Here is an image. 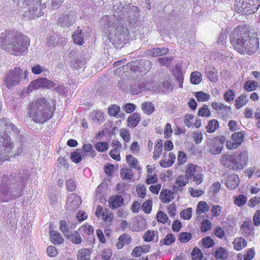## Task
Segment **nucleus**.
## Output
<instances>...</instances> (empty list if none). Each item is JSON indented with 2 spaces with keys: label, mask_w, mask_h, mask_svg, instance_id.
<instances>
[{
  "label": "nucleus",
  "mask_w": 260,
  "mask_h": 260,
  "mask_svg": "<svg viewBox=\"0 0 260 260\" xmlns=\"http://www.w3.org/2000/svg\"><path fill=\"white\" fill-rule=\"evenodd\" d=\"M114 6V14L112 16H105L102 18L103 28L107 30L110 35V41L113 44H119L125 41L126 37L128 34V29L120 24L118 25V17L123 20V22H132L134 15L133 14L138 10L136 6L125 5Z\"/></svg>",
  "instance_id": "nucleus-1"
},
{
  "label": "nucleus",
  "mask_w": 260,
  "mask_h": 260,
  "mask_svg": "<svg viewBox=\"0 0 260 260\" xmlns=\"http://www.w3.org/2000/svg\"><path fill=\"white\" fill-rule=\"evenodd\" d=\"M23 136L17 127L6 118L0 119V165L22 152Z\"/></svg>",
  "instance_id": "nucleus-2"
},
{
  "label": "nucleus",
  "mask_w": 260,
  "mask_h": 260,
  "mask_svg": "<svg viewBox=\"0 0 260 260\" xmlns=\"http://www.w3.org/2000/svg\"><path fill=\"white\" fill-rule=\"evenodd\" d=\"M28 176L26 170L3 176L0 184V202H8L20 197Z\"/></svg>",
  "instance_id": "nucleus-3"
},
{
  "label": "nucleus",
  "mask_w": 260,
  "mask_h": 260,
  "mask_svg": "<svg viewBox=\"0 0 260 260\" xmlns=\"http://www.w3.org/2000/svg\"><path fill=\"white\" fill-rule=\"evenodd\" d=\"M230 42L235 49L242 54L252 55L259 47V41L255 33L245 26H238L231 32Z\"/></svg>",
  "instance_id": "nucleus-4"
},
{
  "label": "nucleus",
  "mask_w": 260,
  "mask_h": 260,
  "mask_svg": "<svg viewBox=\"0 0 260 260\" xmlns=\"http://www.w3.org/2000/svg\"><path fill=\"white\" fill-rule=\"evenodd\" d=\"M55 109L45 98H40L28 106V117L38 123H43L50 119Z\"/></svg>",
  "instance_id": "nucleus-5"
},
{
  "label": "nucleus",
  "mask_w": 260,
  "mask_h": 260,
  "mask_svg": "<svg viewBox=\"0 0 260 260\" xmlns=\"http://www.w3.org/2000/svg\"><path fill=\"white\" fill-rule=\"evenodd\" d=\"M248 155L247 151H243L238 154H224L220 158V162L224 167L230 170L240 171L247 165Z\"/></svg>",
  "instance_id": "nucleus-6"
},
{
  "label": "nucleus",
  "mask_w": 260,
  "mask_h": 260,
  "mask_svg": "<svg viewBox=\"0 0 260 260\" xmlns=\"http://www.w3.org/2000/svg\"><path fill=\"white\" fill-rule=\"evenodd\" d=\"M30 45L29 39L25 35L14 36L9 43L6 50L16 56L23 55L27 52Z\"/></svg>",
  "instance_id": "nucleus-7"
},
{
  "label": "nucleus",
  "mask_w": 260,
  "mask_h": 260,
  "mask_svg": "<svg viewBox=\"0 0 260 260\" xmlns=\"http://www.w3.org/2000/svg\"><path fill=\"white\" fill-rule=\"evenodd\" d=\"M29 5V9L24 12V16L28 19L39 17L44 14L46 8V3H42L41 0H18L20 7H25Z\"/></svg>",
  "instance_id": "nucleus-8"
},
{
  "label": "nucleus",
  "mask_w": 260,
  "mask_h": 260,
  "mask_svg": "<svg viewBox=\"0 0 260 260\" xmlns=\"http://www.w3.org/2000/svg\"><path fill=\"white\" fill-rule=\"evenodd\" d=\"M259 6V0H236L235 3V11L245 15L254 13Z\"/></svg>",
  "instance_id": "nucleus-9"
},
{
  "label": "nucleus",
  "mask_w": 260,
  "mask_h": 260,
  "mask_svg": "<svg viewBox=\"0 0 260 260\" xmlns=\"http://www.w3.org/2000/svg\"><path fill=\"white\" fill-rule=\"evenodd\" d=\"M23 72L19 68L9 71L4 79V84L9 89L19 85L22 79Z\"/></svg>",
  "instance_id": "nucleus-10"
},
{
  "label": "nucleus",
  "mask_w": 260,
  "mask_h": 260,
  "mask_svg": "<svg viewBox=\"0 0 260 260\" xmlns=\"http://www.w3.org/2000/svg\"><path fill=\"white\" fill-rule=\"evenodd\" d=\"M224 140V137L208 139L206 141L207 150L213 155L220 154L223 148Z\"/></svg>",
  "instance_id": "nucleus-11"
},
{
  "label": "nucleus",
  "mask_w": 260,
  "mask_h": 260,
  "mask_svg": "<svg viewBox=\"0 0 260 260\" xmlns=\"http://www.w3.org/2000/svg\"><path fill=\"white\" fill-rule=\"evenodd\" d=\"M56 85V83L45 78H39L32 81L28 86V90L32 91L41 88L51 89Z\"/></svg>",
  "instance_id": "nucleus-12"
},
{
  "label": "nucleus",
  "mask_w": 260,
  "mask_h": 260,
  "mask_svg": "<svg viewBox=\"0 0 260 260\" xmlns=\"http://www.w3.org/2000/svg\"><path fill=\"white\" fill-rule=\"evenodd\" d=\"M154 83L151 81L148 82L143 80L132 85L131 87V91L134 94H138L145 90L155 91L156 88L152 85Z\"/></svg>",
  "instance_id": "nucleus-13"
},
{
  "label": "nucleus",
  "mask_w": 260,
  "mask_h": 260,
  "mask_svg": "<svg viewBox=\"0 0 260 260\" xmlns=\"http://www.w3.org/2000/svg\"><path fill=\"white\" fill-rule=\"evenodd\" d=\"M244 135L245 133L243 131L233 134L230 140L226 142L227 149L232 150L238 148L242 143Z\"/></svg>",
  "instance_id": "nucleus-14"
},
{
  "label": "nucleus",
  "mask_w": 260,
  "mask_h": 260,
  "mask_svg": "<svg viewBox=\"0 0 260 260\" xmlns=\"http://www.w3.org/2000/svg\"><path fill=\"white\" fill-rule=\"evenodd\" d=\"M75 13L72 12L69 14L62 15L57 21V24L62 27H69L72 25L76 20Z\"/></svg>",
  "instance_id": "nucleus-15"
},
{
  "label": "nucleus",
  "mask_w": 260,
  "mask_h": 260,
  "mask_svg": "<svg viewBox=\"0 0 260 260\" xmlns=\"http://www.w3.org/2000/svg\"><path fill=\"white\" fill-rule=\"evenodd\" d=\"M81 203V200L79 196L72 193L68 197L67 201V206L70 210L75 211Z\"/></svg>",
  "instance_id": "nucleus-16"
},
{
  "label": "nucleus",
  "mask_w": 260,
  "mask_h": 260,
  "mask_svg": "<svg viewBox=\"0 0 260 260\" xmlns=\"http://www.w3.org/2000/svg\"><path fill=\"white\" fill-rule=\"evenodd\" d=\"M189 181V179L185 175H179L176 179L175 185L173 186V190L175 192L181 191L182 188Z\"/></svg>",
  "instance_id": "nucleus-17"
},
{
  "label": "nucleus",
  "mask_w": 260,
  "mask_h": 260,
  "mask_svg": "<svg viewBox=\"0 0 260 260\" xmlns=\"http://www.w3.org/2000/svg\"><path fill=\"white\" fill-rule=\"evenodd\" d=\"M226 187L231 190L236 189L239 184V177L238 175L231 174L228 176L224 182Z\"/></svg>",
  "instance_id": "nucleus-18"
},
{
  "label": "nucleus",
  "mask_w": 260,
  "mask_h": 260,
  "mask_svg": "<svg viewBox=\"0 0 260 260\" xmlns=\"http://www.w3.org/2000/svg\"><path fill=\"white\" fill-rule=\"evenodd\" d=\"M254 227L250 221H245L240 228V231L242 236L248 237L253 235Z\"/></svg>",
  "instance_id": "nucleus-19"
},
{
  "label": "nucleus",
  "mask_w": 260,
  "mask_h": 260,
  "mask_svg": "<svg viewBox=\"0 0 260 260\" xmlns=\"http://www.w3.org/2000/svg\"><path fill=\"white\" fill-rule=\"evenodd\" d=\"M13 37V33L8 30H5V32L0 34V46H3L4 49L6 50L9 43H11Z\"/></svg>",
  "instance_id": "nucleus-20"
},
{
  "label": "nucleus",
  "mask_w": 260,
  "mask_h": 260,
  "mask_svg": "<svg viewBox=\"0 0 260 260\" xmlns=\"http://www.w3.org/2000/svg\"><path fill=\"white\" fill-rule=\"evenodd\" d=\"M123 198L119 195L113 196L109 199V207L112 209L119 208L123 204Z\"/></svg>",
  "instance_id": "nucleus-21"
},
{
  "label": "nucleus",
  "mask_w": 260,
  "mask_h": 260,
  "mask_svg": "<svg viewBox=\"0 0 260 260\" xmlns=\"http://www.w3.org/2000/svg\"><path fill=\"white\" fill-rule=\"evenodd\" d=\"M89 119L93 122L101 123L104 121V113L101 110H94L89 114Z\"/></svg>",
  "instance_id": "nucleus-22"
},
{
  "label": "nucleus",
  "mask_w": 260,
  "mask_h": 260,
  "mask_svg": "<svg viewBox=\"0 0 260 260\" xmlns=\"http://www.w3.org/2000/svg\"><path fill=\"white\" fill-rule=\"evenodd\" d=\"M169 52V49L167 48H153L145 51L147 55L152 57H156L167 54Z\"/></svg>",
  "instance_id": "nucleus-23"
},
{
  "label": "nucleus",
  "mask_w": 260,
  "mask_h": 260,
  "mask_svg": "<svg viewBox=\"0 0 260 260\" xmlns=\"http://www.w3.org/2000/svg\"><path fill=\"white\" fill-rule=\"evenodd\" d=\"M174 199L173 192L170 190L162 189L160 193V199L164 203H168Z\"/></svg>",
  "instance_id": "nucleus-24"
},
{
  "label": "nucleus",
  "mask_w": 260,
  "mask_h": 260,
  "mask_svg": "<svg viewBox=\"0 0 260 260\" xmlns=\"http://www.w3.org/2000/svg\"><path fill=\"white\" fill-rule=\"evenodd\" d=\"M201 168L193 164H189L186 167L185 176L189 179L191 178L198 172V170Z\"/></svg>",
  "instance_id": "nucleus-25"
},
{
  "label": "nucleus",
  "mask_w": 260,
  "mask_h": 260,
  "mask_svg": "<svg viewBox=\"0 0 260 260\" xmlns=\"http://www.w3.org/2000/svg\"><path fill=\"white\" fill-rule=\"evenodd\" d=\"M50 240L54 244H60L63 242V239L61 235L58 232L55 231H51L49 232Z\"/></svg>",
  "instance_id": "nucleus-26"
},
{
  "label": "nucleus",
  "mask_w": 260,
  "mask_h": 260,
  "mask_svg": "<svg viewBox=\"0 0 260 260\" xmlns=\"http://www.w3.org/2000/svg\"><path fill=\"white\" fill-rule=\"evenodd\" d=\"M233 245L235 249L239 251L246 246L247 242L244 238L239 237L235 239Z\"/></svg>",
  "instance_id": "nucleus-27"
},
{
  "label": "nucleus",
  "mask_w": 260,
  "mask_h": 260,
  "mask_svg": "<svg viewBox=\"0 0 260 260\" xmlns=\"http://www.w3.org/2000/svg\"><path fill=\"white\" fill-rule=\"evenodd\" d=\"M162 150V143L160 139L157 140L154 146L153 158L156 160L158 159L161 154Z\"/></svg>",
  "instance_id": "nucleus-28"
},
{
  "label": "nucleus",
  "mask_w": 260,
  "mask_h": 260,
  "mask_svg": "<svg viewBox=\"0 0 260 260\" xmlns=\"http://www.w3.org/2000/svg\"><path fill=\"white\" fill-rule=\"evenodd\" d=\"M140 118V115L137 113L131 115L127 119L128 125L132 127L136 126L139 123Z\"/></svg>",
  "instance_id": "nucleus-29"
},
{
  "label": "nucleus",
  "mask_w": 260,
  "mask_h": 260,
  "mask_svg": "<svg viewBox=\"0 0 260 260\" xmlns=\"http://www.w3.org/2000/svg\"><path fill=\"white\" fill-rule=\"evenodd\" d=\"M135 64L137 67H141L140 68L141 72L148 71L151 68L152 66L151 62L148 60L137 61L135 62Z\"/></svg>",
  "instance_id": "nucleus-30"
},
{
  "label": "nucleus",
  "mask_w": 260,
  "mask_h": 260,
  "mask_svg": "<svg viewBox=\"0 0 260 260\" xmlns=\"http://www.w3.org/2000/svg\"><path fill=\"white\" fill-rule=\"evenodd\" d=\"M104 220V225L108 228L112 225V221L114 218V215L112 213L109 212H105L102 214Z\"/></svg>",
  "instance_id": "nucleus-31"
},
{
  "label": "nucleus",
  "mask_w": 260,
  "mask_h": 260,
  "mask_svg": "<svg viewBox=\"0 0 260 260\" xmlns=\"http://www.w3.org/2000/svg\"><path fill=\"white\" fill-rule=\"evenodd\" d=\"M246 94L240 95L235 101V106L236 109H239L245 106L248 102Z\"/></svg>",
  "instance_id": "nucleus-32"
},
{
  "label": "nucleus",
  "mask_w": 260,
  "mask_h": 260,
  "mask_svg": "<svg viewBox=\"0 0 260 260\" xmlns=\"http://www.w3.org/2000/svg\"><path fill=\"white\" fill-rule=\"evenodd\" d=\"M214 255L217 259L224 260L228 256V253L224 248L220 247L216 249Z\"/></svg>",
  "instance_id": "nucleus-33"
},
{
  "label": "nucleus",
  "mask_w": 260,
  "mask_h": 260,
  "mask_svg": "<svg viewBox=\"0 0 260 260\" xmlns=\"http://www.w3.org/2000/svg\"><path fill=\"white\" fill-rule=\"evenodd\" d=\"M74 42L79 45H82L84 43L83 33L80 29H77L72 35Z\"/></svg>",
  "instance_id": "nucleus-34"
},
{
  "label": "nucleus",
  "mask_w": 260,
  "mask_h": 260,
  "mask_svg": "<svg viewBox=\"0 0 260 260\" xmlns=\"http://www.w3.org/2000/svg\"><path fill=\"white\" fill-rule=\"evenodd\" d=\"M205 73L210 81L214 82L217 81V72L214 68L207 69Z\"/></svg>",
  "instance_id": "nucleus-35"
},
{
  "label": "nucleus",
  "mask_w": 260,
  "mask_h": 260,
  "mask_svg": "<svg viewBox=\"0 0 260 260\" xmlns=\"http://www.w3.org/2000/svg\"><path fill=\"white\" fill-rule=\"evenodd\" d=\"M90 254V251L88 248L80 249L77 253V258L78 260H87L89 258Z\"/></svg>",
  "instance_id": "nucleus-36"
},
{
  "label": "nucleus",
  "mask_w": 260,
  "mask_h": 260,
  "mask_svg": "<svg viewBox=\"0 0 260 260\" xmlns=\"http://www.w3.org/2000/svg\"><path fill=\"white\" fill-rule=\"evenodd\" d=\"M82 150L84 153H88V155L91 157H94L96 155V151L93 149L92 145L90 143L83 145Z\"/></svg>",
  "instance_id": "nucleus-37"
},
{
  "label": "nucleus",
  "mask_w": 260,
  "mask_h": 260,
  "mask_svg": "<svg viewBox=\"0 0 260 260\" xmlns=\"http://www.w3.org/2000/svg\"><path fill=\"white\" fill-rule=\"evenodd\" d=\"M202 74L199 72H193L190 75V82L192 84H198L202 80Z\"/></svg>",
  "instance_id": "nucleus-38"
},
{
  "label": "nucleus",
  "mask_w": 260,
  "mask_h": 260,
  "mask_svg": "<svg viewBox=\"0 0 260 260\" xmlns=\"http://www.w3.org/2000/svg\"><path fill=\"white\" fill-rule=\"evenodd\" d=\"M66 237L76 244L80 243L81 241V237L80 234L75 231L70 232L69 234V236Z\"/></svg>",
  "instance_id": "nucleus-39"
},
{
  "label": "nucleus",
  "mask_w": 260,
  "mask_h": 260,
  "mask_svg": "<svg viewBox=\"0 0 260 260\" xmlns=\"http://www.w3.org/2000/svg\"><path fill=\"white\" fill-rule=\"evenodd\" d=\"M209 210H210V207L205 202L200 201L199 202L196 209L197 214H201Z\"/></svg>",
  "instance_id": "nucleus-40"
},
{
  "label": "nucleus",
  "mask_w": 260,
  "mask_h": 260,
  "mask_svg": "<svg viewBox=\"0 0 260 260\" xmlns=\"http://www.w3.org/2000/svg\"><path fill=\"white\" fill-rule=\"evenodd\" d=\"M219 127L218 122L215 119L210 120L206 126L207 132L212 133Z\"/></svg>",
  "instance_id": "nucleus-41"
},
{
  "label": "nucleus",
  "mask_w": 260,
  "mask_h": 260,
  "mask_svg": "<svg viewBox=\"0 0 260 260\" xmlns=\"http://www.w3.org/2000/svg\"><path fill=\"white\" fill-rule=\"evenodd\" d=\"M234 204L238 207L243 206L247 202V198L243 194L234 196Z\"/></svg>",
  "instance_id": "nucleus-42"
},
{
  "label": "nucleus",
  "mask_w": 260,
  "mask_h": 260,
  "mask_svg": "<svg viewBox=\"0 0 260 260\" xmlns=\"http://www.w3.org/2000/svg\"><path fill=\"white\" fill-rule=\"evenodd\" d=\"M78 150L79 149H77L76 151L73 152L71 153L70 157L72 161L76 164L79 163L81 161L82 158H84L87 155V154H83L82 156H81Z\"/></svg>",
  "instance_id": "nucleus-43"
},
{
  "label": "nucleus",
  "mask_w": 260,
  "mask_h": 260,
  "mask_svg": "<svg viewBox=\"0 0 260 260\" xmlns=\"http://www.w3.org/2000/svg\"><path fill=\"white\" fill-rule=\"evenodd\" d=\"M126 160L129 166L131 168L138 169V162L137 159L134 157L133 155L129 154L126 156Z\"/></svg>",
  "instance_id": "nucleus-44"
},
{
  "label": "nucleus",
  "mask_w": 260,
  "mask_h": 260,
  "mask_svg": "<svg viewBox=\"0 0 260 260\" xmlns=\"http://www.w3.org/2000/svg\"><path fill=\"white\" fill-rule=\"evenodd\" d=\"M121 176L124 179H131L133 177V170L130 168H123L120 171Z\"/></svg>",
  "instance_id": "nucleus-45"
},
{
  "label": "nucleus",
  "mask_w": 260,
  "mask_h": 260,
  "mask_svg": "<svg viewBox=\"0 0 260 260\" xmlns=\"http://www.w3.org/2000/svg\"><path fill=\"white\" fill-rule=\"evenodd\" d=\"M94 148L98 151L104 152L108 150L109 146L106 142H99L94 144Z\"/></svg>",
  "instance_id": "nucleus-46"
},
{
  "label": "nucleus",
  "mask_w": 260,
  "mask_h": 260,
  "mask_svg": "<svg viewBox=\"0 0 260 260\" xmlns=\"http://www.w3.org/2000/svg\"><path fill=\"white\" fill-rule=\"evenodd\" d=\"M194 96L199 102L207 101L210 99V95L203 91H198L194 93Z\"/></svg>",
  "instance_id": "nucleus-47"
},
{
  "label": "nucleus",
  "mask_w": 260,
  "mask_h": 260,
  "mask_svg": "<svg viewBox=\"0 0 260 260\" xmlns=\"http://www.w3.org/2000/svg\"><path fill=\"white\" fill-rule=\"evenodd\" d=\"M258 84L254 81H248L244 84V88L246 90L248 91H251L256 89L257 87Z\"/></svg>",
  "instance_id": "nucleus-48"
},
{
  "label": "nucleus",
  "mask_w": 260,
  "mask_h": 260,
  "mask_svg": "<svg viewBox=\"0 0 260 260\" xmlns=\"http://www.w3.org/2000/svg\"><path fill=\"white\" fill-rule=\"evenodd\" d=\"M142 107L144 112L147 114H150L154 111V107L151 103H144L142 105Z\"/></svg>",
  "instance_id": "nucleus-49"
},
{
  "label": "nucleus",
  "mask_w": 260,
  "mask_h": 260,
  "mask_svg": "<svg viewBox=\"0 0 260 260\" xmlns=\"http://www.w3.org/2000/svg\"><path fill=\"white\" fill-rule=\"evenodd\" d=\"M235 97V92L233 90H228L224 94V99L227 102H232Z\"/></svg>",
  "instance_id": "nucleus-50"
},
{
  "label": "nucleus",
  "mask_w": 260,
  "mask_h": 260,
  "mask_svg": "<svg viewBox=\"0 0 260 260\" xmlns=\"http://www.w3.org/2000/svg\"><path fill=\"white\" fill-rule=\"evenodd\" d=\"M59 229L65 236H69V234L70 233V231L67 226V222L65 220H61L59 221Z\"/></svg>",
  "instance_id": "nucleus-51"
},
{
  "label": "nucleus",
  "mask_w": 260,
  "mask_h": 260,
  "mask_svg": "<svg viewBox=\"0 0 260 260\" xmlns=\"http://www.w3.org/2000/svg\"><path fill=\"white\" fill-rule=\"evenodd\" d=\"M191 256L193 260H201L203 257L201 250L197 247L193 248L192 250Z\"/></svg>",
  "instance_id": "nucleus-52"
},
{
  "label": "nucleus",
  "mask_w": 260,
  "mask_h": 260,
  "mask_svg": "<svg viewBox=\"0 0 260 260\" xmlns=\"http://www.w3.org/2000/svg\"><path fill=\"white\" fill-rule=\"evenodd\" d=\"M47 70L44 67L37 64L35 65L31 68V72L33 74L35 75H38L41 74L42 72L47 71Z\"/></svg>",
  "instance_id": "nucleus-53"
},
{
  "label": "nucleus",
  "mask_w": 260,
  "mask_h": 260,
  "mask_svg": "<svg viewBox=\"0 0 260 260\" xmlns=\"http://www.w3.org/2000/svg\"><path fill=\"white\" fill-rule=\"evenodd\" d=\"M191 237V235L189 233L182 232L179 234L178 239L182 243L188 242Z\"/></svg>",
  "instance_id": "nucleus-54"
},
{
  "label": "nucleus",
  "mask_w": 260,
  "mask_h": 260,
  "mask_svg": "<svg viewBox=\"0 0 260 260\" xmlns=\"http://www.w3.org/2000/svg\"><path fill=\"white\" fill-rule=\"evenodd\" d=\"M192 215V209L188 208L182 210L180 213V216L183 219H189Z\"/></svg>",
  "instance_id": "nucleus-55"
},
{
  "label": "nucleus",
  "mask_w": 260,
  "mask_h": 260,
  "mask_svg": "<svg viewBox=\"0 0 260 260\" xmlns=\"http://www.w3.org/2000/svg\"><path fill=\"white\" fill-rule=\"evenodd\" d=\"M187 161V155L182 151H179L177 156V162L178 165H182Z\"/></svg>",
  "instance_id": "nucleus-56"
},
{
  "label": "nucleus",
  "mask_w": 260,
  "mask_h": 260,
  "mask_svg": "<svg viewBox=\"0 0 260 260\" xmlns=\"http://www.w3.org/2000/svg\"><path fill=\"white\" fill-rule=\"evenodd\" d=\"M198 115L203 117H208L211 115V112L207 106H204L199 109Z\"/></svg>",
  "instance_id": "nucleus-57"
},
{
  "label": "nucleus",
  "mask_w": 260,
  "mask_h": 260,
  "mask_svg": "<svg viewBox=\"0 0 260 260\" xmlns=\"http://www.w3.org/2000/svg\"><path fill=\"white\" fill-rule=\"evenodd\" d=\"M157 219L158 222L162 223H166L168 220V217L166 214L161 211H159L157 213Z\"/></svg>",
  "instance_id": "nucleus-58"
},
{
  "label": "nucleus",
  "mask_w": 260,
  "mask_h": 260,
  "mask_svg": "<svg viewBox=\"0 0 260 260\" xmlns=\"http://www.w3.org/2000/svg\"><path fill=\"white\" fill-rule=\"evenodd\" d=\"M175 241V238L172 234H168L165 236L162 241L163 244L166 245H170Z\"/></svg>",
  "instance_id": "nucleus-59"
},
{
  "label": "nucleus",
  "mask_w": 260,
  "mask_h": 260,
  "mask_svg": "<svg viewBox=\"0 0 260 260\" xmlns=\"http://www.w3.org/2000/svg\"><path fill=\"white\" fill-rule=\"evenodd\" d=\"M174 76L179 83V86L180 88L183 87V76L181 72L177 71L174 72Z\"/></svg>",
  "instance_id": "nucleus-60"
},
{
  "label": "nucleus",
  "mask_w": 260,
  "mask_h": 260,
  "mask_svg": "<svg viewBox=\"0 0 260 260\" xmlns=\"http://www.w3.org/2000/svg\"><path fill=\"white\" fill-rule=\"evenodd\" d=\"M203 246L206 248H209L213 246L214 242L210 237H206L202 239Z\"/></svg>",
  "instance_id": "nucleus-61"
},
{
  "label": "nucleus",
  "mask_w": 260,
  "mask_h": 260,
  "mask_svg": "<svg viewBox=\"0 0 260 260\" xmlns=\"http://www.w3.org/2000/svg\"><path fill=\"white\" fill-rule=\"evenodd\" d=\"M119 111L120 107L116 105H112L108 108V113L112 116H116Z\"/></svg>",
  "instance_id": "nucleus-62"
},
{
  "label": "nucleus",
  "mask_w": 260,
  "mask_h": 260,
  "mask_svg": "<svg viewBox=\"0 0 260 260\" xmlns=\"http://www.w3.org/2000/svg\"><path fill=\"white\" fill-rule=\"evenodd\" d=\"M222 207L219 205H213L211 209V212L213 216L217 217L220 215Z\"/></svg>",
  "instance_id": "nucleus-63"
},
{
  "label": "nucleus",
  "mask_w": 260,
  "mask_h": 260,
  "mask_svg": "<svg viewBox=\"0 0 260 260\" xmlns=\"http://www.w3.org/2000/svg\"><path fill=\"white\" fill-rule=\"evenodd\" d=\"M253 222L256 226L260 225V210H258L255 212L253 217Z\"/></svg>",
  "instance_id": "nucleus-64"
}]
</instances>
